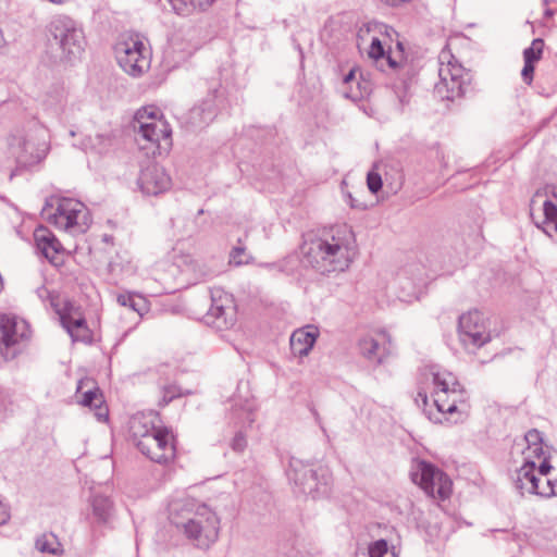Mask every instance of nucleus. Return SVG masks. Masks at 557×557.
<instances>
[{
	"label": "nucleus",
	"mask_w": 557,
	"mask_h": 557,
	"mask_svg": "<svg viewBox=\"0 0 557 557\" xmlns=\"http://www.w3.org/2000/svg\"><path fill=\"white\" fill-rule=\"evenodd\" d=\"M137 448L143 455L157 463H168L175 457L173 436L166 428L161 429L159 434L148 435L139 441Z\"/></svg>",
	"instance_id": "obj_14"
},
{
	"label": "nucleus",
	"mask_w": 557,
	"mask_h": 557,
	"mask_svg": "<svg viewBox=\"0 0 557 557\" xmlns=\"http://www.w3.org/2000/svg\"><path fill=\"white\" fill-rule=\"evenodd\" d=\"M369 557H394V554L388 550V544L385 540L381 539L371 543L368 547Z\"/></svg>",
	"instance_id": "obj_32"
},
{
	"label": "nucleus",
	"mask_w": 557,
	"mask_h": 557,
	"mask_svg": "<svg viewBox=\"0 0 557 557\" xmlns=\"http://www.w3.org/2000/svg\"><path fill=\"white\" fill-rule=\"evenodd\" d=\"M29 327L25 320L14 315L0 317V362L16 357L20 343L29 337Z\"/></svg>",
	"instance_id": "obj_11"
},
{
	"label": "nucleus",
	"mask_w": 557,
	"mask_h": 557,
	"mask_svg": "<svg viewBox=\"0 0 557 557\" xmlns=\"http://www.w3.org/2000/svg\"><path fill=\"white\" fill-rule=\"evenodd\" d=\"M311 411H312V413H313V416H314V419H315L317 423L320 425V428L322 429V431H323V432H325V429H324V426L322 425V422H321V417H320V414L318 413V411H317L315 409H312Z\"/></svg>",
	"instance_id": "obj_50"
},
{
	"label": "nucleus",
	"mask_w": 557,
	"mask_h": 557,
	"mask_svg": "<svg viewBox=\"0 0 557 557\" xmlns=\"http://www.w3.org/2000/svg\"><path fill=\"white\" fill-rule=\"evenodd\" d=\"M233 414L242 424L251 425L255 422V406L249 400H246L244 405L235 404Z\"/></svg>",
	"instance_id": "obj_27"
},
{
	"label": "nucleus",
	"mask_w": 557,
	"mask_h": 557,
	"mask_svg": "<svg viewBox=\"0 0 557 557\" xmlns=\"http://www.w3.org/2000/svg\"><path fill=\"white\" fill-rule=\"evenodd\" d=\"M116 301L120 306L135 311L139 317H144L150 310L148 300L137 293L120 294L116 297Z\"/></svg>",
	"instance_id": "obj_25"
},
{
	"label": "nucleus",
	"mask_w": 557,
	"mask_h": 557,
	"mask_svg": "<svg viewBox=\"0 0 557 557\" xmlns=\"http://www.w3.org/2000/svg\"><path fill=\"white\" fill-rule=\"evenodd\" d=\"M36 293H37V295H38V297L40 299H42V300L49 299L51 306L52 307L55 306V304H54V296L52 295V293L47 287L40 286V287L37 288Z\"/></svg>",
	"instance_id": "obj_44"
},
{
	"label": "nucleus",
	"mask_w": 557,
	"mask_h": 557,
	"mask_svg": "<svg viewBox=\"0 0 557 557\" xmlns=\"http://www.w3.org/2000/svg\"><path fill=\"white\" fill-rule=\"evenodd\" d=\"M114 51L119 65L131 76L138 77L150 67L149 49L137 36L122 42L119 41Z\"/></svg>",
	"instance_id": "obj_9"
},
{
	"label": "nucleus",
	"mask_w": 557,
	"mask_h": 557,
	"mask_svg": "<svg viewBox=\"0 0 557 557\" xmlns=\"http://www.w3.org/2000/svg\"><path fill=\"white\" fill-rule=\"evenodd\" d=\"M544 40L541 38H535L532 40L531 46L524 49L523 51V60L532 63H536L543 53Z\"/></svg>",
	"instance_id": "obj_30"
},
{
	"label": "nucleus",
	"mask_w": 557,
	"mask_h": 557,
	"mask_svg": "<svg viewBox=\"0 0 557 557\" xmlns=\"http://www.w3.org/2000/svg\"><path fill=\"white\" fill-rule=\"evenodd\" d=\"M367 185L372 194H376L383 186L382 177L376 172H369L367 175Z\"/></svg>",
	"instance_id": "obj_37"
},
{
	"label": "nucleus",
	"mask_w": 557,
	"mask_h": 557,
	"mask_svg": "<svg viewBox=\"0 0 557 557\" xmlns=\"http://www.w3.org/2000/svg\"><path fill=\"white\" fill-rule=\"evenodd\" d=\"M416 403L419 407H422L424 410L429 405V398L425 392H419L416 398Z\"/></svg>",
	"instance_id": "obj_45"
},
{
	"label": "nucleus",
	"mask_w": 557,
	"mask_h": 557,
	"mask_svg": "<svg viewBox=\"0 0 557 557\" xmlns=\"http://www.w3.org/2000/svg\"><path fill=\"white\" fill-rule=\"evenodd\" d=\"M537 495L542 497H552L557 495V479L545 478V485L540 482Z\"/></svg>",
	"instance_id": "obj_34"
},
{
	"label": "nucleus",
	"mask_w": 557,
	"mask_h": 557,
	"mask_svg": "<svg viewBox=\"0 0 557 557\" xmlns=\"http://www.w3.org/2000/svg\"><path fill=\"white\" fill-rule=\"evenodd\" d=\"M44 133V128L36 122H29L10 132L7 137V146L16 164V169L11 173V178L17 171L30 169L46 159L50 145Z\"/></svg>",
	"instance_id": "obj_2"
},
{
	"label": "nucleus",
	"mask_w": 557,
	"mask_h": 557,
	"mask_svg": "<svg viewBox=\"0 0 557 557\" xmlns=\"http://www.w3.org/2000/svg\"><path fill=\"white\" fill-rule=\"evenodd\" d=\"M553 470L552 465L548 460L544 459L539 467H536V474L539 476H549L550 471Z\"/></svg>",
	"instance_id": "obj_43"
},
{
	"label": "nucleus",
	"mask_w": 557,
	"mask_h": 557,
	"mask_svg": "<svg viewBox=\"0 0 557 557\" xmlns=\"http://www.w3.org/2000/svg\"><path fill=\"white\" fill-rule=\"evenodd\" d=\"M535 63L524 61L523 69L521 71L522 81L530 85L533 81V74L535 69Z\"/></svg>",
	"instance_id": "obj_42"
},
{
	"label": "nucleus",
	"mask_w": 557,
	"mask_h": 557,
	"mask_svg": "<svg viewBox=\"0 0 557 557\" xmlns=\"http://www.w3.org/2000/svg\"><path fill=\"white\" fill-rule=\"evenodd\" d=\"M60 546L61 544L53 535H42L36 541V548L41 553L58 554L60 552Z\"/></svg>",
	"instance_id": "obj_31"
},
{
	"label": "nucleus",
	"mask_w": 557,
	"mask_h": 557,
	"mask_svg": "<svg viewBox=\"0 0 557 557\" xmlns=\"http://www.w3.org/2000/svg\"><path fill=\"white\" fill-rule=\"evenodd\" d=\"M34 242L37 250L52 264H60V253L63 249L55 235L46 226L40 225L34 231Z\"/></svg>",
	"instance_id": "obj_18"
},
{
	"label": "nucleus",
	"mask_w": 557,
	"mask_h": 557,
	"mask_svg": "<svg viewBox=\"0 0 557 557\" xmlns=\"http://www.w3.org/2000/svg\"><path fill=\"white\" fill-rule=\"evenodd\" d=\"M347 198H348L347 202L352 209H364L366 208V206L362 202H359L357 199H355L350 193L347 194Z\"/></svg>",
	"instance_id": "obj_46"
},
{
	"label": "nucleus",
	"mask_w": 557,
	"mask_h": 557,
	"mask_svg": "<svg viewBox=\"0 0 557 557\" xmlns=\"http://www.w3.org/2000/svg\"><path fill=\"white\" fill-rule=\"evenodd\" d=\"M50 223L71 234H83L91 224L87 207L73 198L55 197V211L49 215Z\"/></svg>",
	"instance_id": "obj_6"
},
{
	"label": "nucleus",
	"mask_w": 557,
	"mask_h": 557,
	"mask_svg": "<svg viewBox=\"0 0 557 557\" xmlns=\"http://www.w3.org/2000/svg\"><path fill=\"white\" fill-rule=\"evenodd\" d=\"M356 83L358 91L346 92V97L351 98L352 100H358L370 95L371 87L369 82L362 78L361 81H357Z\"/></svg>",
	"instance_id": "obj_35"
},
{
	"label": "nucleus",
	"mask_w": 557,
	"mask_h": 557,
	"mask_svg": "<svg viewBox=\"0 0 557 557\" xmlns=\"http://www.w3.org/2000/svg\"><path fill=\"white\" fill-rule=\"evenodd\" d=\"M141 148H143V149L151 150L150 145H149V146H148V145H144V146H141ZM150 152H151V151H147V154H150Z\"/></svg>",
	"instance_id": "obj_53"
},
{
	"label": "nucleus",
	"mask_w": 557,
	"mask_h": 557,
	"mask_svg": "<svg viewBox=\"0 0 557 557\" xmlns=\"http://www.w3.org/2000/svg\"><path fill=\"white\" fill-rule=\"evenodd\" d=\"M70 135H71V136H75V132H74V131H71V132H70Z\"/></svg>",
	"instance_id": "obj_56"
},
{
	"label": "nucleus",
	"mask_w": 557,
	"mask_h": 557,
	"mask_svg": "<svg viewBox=\"0 0 557 557\" xmlns=\"http://www.w3.org/2000/svg\"><path fill=\"white\" fill-rule=\"evenodd\" d=\"M218 106L214 95H209L188 112L187 123L194 129L207 127L216 116Z\"/></svg>",
	"instance_id": "obj_20"
},
{
	"label": "nucleus",
	"mask_w": 557,
	"mask_h": 557,
	"mask_svg": "<svg viewBox=\"0 0 557 557\" xmlns=\"http://www.w3.org/2000/svg\"><path fill=\"white\" fill-rule=\"evenodd\" d=\"M410 476L429 496L446 499L451 493L449 476L434 465L418 460L413 463Z\"/></svg>",
	"instance_id": "obj_8"
},
{
	"label": "nucleus",
	"mask_w": 557,
	"mask_h": 557,
	"mask_svg": "<svg viewBox=\"0 0 557 557\" xmlns=\"http://www.w3.org/2000/svg\"><path fill=\"white\" fill-rule=\"evenodd\" d=\"M206 324L222 331L236 322V308L231 294L222 288L210 289V307L203 317Z\"/></svg>",
	"instance_id": "obj_12"
},
{
	"label": "nucleus",
	"mask_w": 557,
	"mask_h": 557,
	"mask_svg": "<svg viewBox=\"0 0 557 557\" xmlns=\"http://www.w3.org/2000/svg\"><path fill=\"white\" fill-rule=\"evenodd\" d=\"M51 45L57 46L67 61L78 59L85 50L86 39L82 26L67 15L54 16L49 25Z\"/></svg>",
	"instance_id": "obj_4"
},
{
	"label": "nucleus",
	"mask_w": 557,
	"mask_h": 557,
	"mask_svg": "<svg viewBox=\"0 0 557 557\" xmlns=\"http://www.w3.org/2000/svg\"><path fill=\"white\" fill-rule=\"evenodd\" d=\"M116 267H117V263L116 262H110L109 263V270L111 272H115L116 271Z\"/></svg>",
	"instance_id": "obj_52"
},
{
	"label": "nucleus",
	"mask_w": 557,
	"mask_h": 557,
	"mask_svg": "<svg viewBox=\"0 0 557 557\" xmlns=\"http://www.w3.org/2000/svg\"><path fill=\"white\" fill-rule=\"evenodd\" d=\"M354 243V233L348 225H335L304 243L302 261L322 274L344 271L351 262Z\"/></svg>",
	"instance_id": "obj_1"
},
{
	"label": "nucleus",
	"mask_w": 557,
	"mask_h": 557,
	"mask_svg": "<svg viewBox=\"0 0 557 557\" xmlns=\"http://www.w3.org/2000/svg\"><path fill=\"white\" fill-rule=\"evenodd\" d=\"M386 341L388 342V347H386L385 344L381 345V343L373 337H363L358 344L360 354L369 361L381 364L391 354L392 342L389 338H386Z\"/></svg>",
	"instance_id": "obj_23"
},
{
	"label": "nucleus",
	"mask_w": 557,
	"mask_h": 557,
	"mask_svg": "<svg viewBox=\"0 0 557 557\" xmlns=\"http://www.w3.org/2000/svg\"><path fill=\"white\" fill-rule=\"evenodd\" d=\"M458 330L460 341L466 347L470 345L481 347L491 339L490 334L485 331L482 313L479 310H471L460 315Z\"/></svg>",
	"instance_id": "obj_15"
},
{
	"label": "nucleus",
	"mask_w": 557,
	"mask_h": 557,
	"mask_svg": "<svg viewBox=\"0 0 557 557\" xmlns=\"http://www.w3.org/2000/svg\"><path fill=\"white\" fill-rule=\"evenodd\" d=\"M543 211L544 221L542 228L548 236H553V232L557 234V206L546 200L543 205Z\"/></svg>",
	"instance_id": "obj_26"
},
{
	"label": "nucleus",
	"mask_w": 557,
	"mask_h": 557,
	"mask_svg": "<svg viewBox=\"0 0 557 557\" xmlns=\"http://www.w3.org/2000/svg\"><path fill=\"white\" fill-rule=\"evenodd\" d=\"M525 441L529 443V444H533L535 445V447L533 448L532 453L536 456H540V454L543 453V448L537 445L539 442L542 441L541 438V434L537 430H531L529 431L527 434H525Z\"/></svg>",
	"instance_id": "obj_38"
},
{
	"label": "nucleus",
	"mask_w": 557,
	"mask_h": 557,
	"mask_svg": "<svg viewBox=\"0 0 557 557\" xmlns=\"http://www.w3.org/2000/svg\"><path fill=\"white\" fill-rule=\"evenodd\" d=\"M287 475L299 493L312 497L321 493V487H324V493L331 481V473L326 468L297 458L290 459Z\"/></svg>",
	"instance_id": "obj_7"
},
{
	"label": "nucleus",
	"mask_w": 557,
	"mask_h": 557,
	"mask_svg": "<svg viewBox=\"0 0 557 557\" xmlns=\"http://www.w3.org/2000/svg\"><path fill=\"white\" fill-rule=\"evenodd\" d=\"M97 138L103 140L106 137L103 135H97Z\"/></svg>",
	"instance_id": "obj_54"
},
{
	"label": "nucleus",
	"mask_w": 557,
	"mask_h": 557,
	"mask_svg": "<svg viewBox=\"0 0 557 557\" xmlns=\"http://www.w3.org/2000/svg\"><path fill=\"white\" fill-rule=\"evenodd\" d=\"M381 1L389 7H398L403 3L410 2L411 0H381Z\"/></svg>",
	"instance_id": "obj_49"
},
{
	"label": "nucleus",
	"mask_w": 557,
	"mask_h": 557,
	"mask_svg": "<svg viewBox=\"0 0 557 557\" xmlns=\"http://www.w3.org/2000/svg\"><path fill=\"white\" fill-rule=\"evenodd\" d=\"M435 392L433 404L441 413H453L457 410V395L462 388L455 375L450 372L433 373Z\"/></svg>",
	"instance_id": "obj_13"
},
{
	"label": "nucleus",
	"mask_w": 557,
	"mask_h": 557,
	"mask_svg": "<svg viewBox=\"0 0 557 557\" xmlns=\"http://www.w3.org/2000/svg\"><path fill=\"white\" fill-rule=\"evenodd\" d=\"M231 447L236 453H243L245 450V448L247 447V438H246V435L242 431H238L234 435V437L231 442Z\"/></svg>",
	"instance_id": "obj_40"
},
{
	"label": "nucleus",
	"mask_w": 557,
	"mask_h": 557,
	"mask_svg": "<svg viewBox=\"0 0 557 557\" xmlns=\"http://www.w3.org/2000/svg\"><path fill=\"white\" fill-rule=\"evenodd\" d=\"M542 485H545V476H542Z\"/></svg>",
	"instance_id": "obj_55"
},
{
	"label": "nucleus",
	"mask_w": 557,
	"mask_h": 557,
	"mask_svg": "<svg viewBox=\"0 0 557 557\" xmlns=\"http://www.w3.org/2000/svg\"><path fill=\"white\" fill-rule=\"evenodd\" d=\"M67 94L63 87H55V111L63 112Z\"/></svg>",
	"instance_id": "obj_41"
},
{
	"label": "nucleus",
	"mask_w": 557,
	"mask_h": 557,
	"mask_svg": "<svg viewBox=\"0 0 557 557\" xmlns=\"http://www.w3.org/2000/svg\"><path fill=\"white\" fill-rule=\"evenodd\" d=\"M250 259L251 257L246 253V249L243 246L234 247L230 253V263L236 267L248 264Z\"/></svg>",
	"instance_id": "obj_33"
},
{
	"label": "nucleus",
	"mask_w": 557,
	"mask_h": 557,
	"mask_svg": "<svg viewBox=\"0 0 557 557\" xmlns=\"http://www.w3.org/2000/svg\"><path fill=\"white\" fill-rule=\"evenodd\" d=\"M114 237L110 234H103L102 235V242L106 244H113Z\"/></svg>",
	"instance_id": "obj_51"
},
{
	"label": "nucleus",
	"mask_w": 557,
	"mask_h": 557,
	"mask_svg": "<svg viewBox=\"0 0 557 557\" xmlns=\"http://www.w3.org/2000/svg\"><path fill=\"white\" fill-rule=\"evenodd\" d=\"M318 336L313 326H307L293 332L290 335V349L295 356L304 357L312 349Z\"/></svg>",
	"instance_id": "obj_22"
},
{
	"label": "nucleus",
	"mask_w": 557,
	"mask_h": 557,
	"mask_svg": "<svg viewBox=\"0 0 557 557\" xmlns=\"http://www.w3.org/2000/svg\"><path fill=\"white\" fill-rule=\"evenodd\" d=\"M369 57L376 61L380 59H386L388 65L392 69H395L398 66V63L389 54L386 55L381 40L376 37H373L371 40V45H370V49H369Z\"/></svg>",
	"instance_id": "obj_28"
},
{
	"label": "nucleus",
	"mask_w": 557,
	"mask_h": 557,
	"mask_svg": "<svg viewBox=\"0 0 557 557\" xmlns=\"http://www.w3.org/2000/svg\"><path fill=\"white\" fill-rule=\"evenodd\" d=\"M60 320L62 326L66 330L69 334L73 333L77 329L82 330V326L87 324L84 317H74L70 311L61 313Z\"/></svg>",
	"instance_id": "obj_29"
},
{
	"label": "nucleus",
	"mask_w": 557,
	"mask_h": 557,
	"mask_svg": "<svg viewBox=\"0 0 557 557\" xmlns=\"http://www.w3.org/2000/svg\"><path fill=\"white\" fill-rule=\"evenodd\" d=\"M92 516L99 524H109L114 516V506L110 497L96 494L90 499Z\"/></svg>",
	"instance_id": "obj_24"
},
{
	"label": "nucleus",
	"mask_w": 557,
	"mask_h": 557,
	"mask_svg": "<svg viewBox=\"0 0 557 557\" xmlns=\"http://www.w3.org/2000/svg\"><path fill=\"white\" fill-rule=\"evenodd\" d=\"M138 186L145 195L158 196L170 189L171 177L162 166L151 163L141 170Z\"/></svg>",
	"instance_id": "obj_16"
},
{
	"label": "nucleus",
	"mask_w": 557,
	"mask_h": 557,
	"mask_svg": "<svg viewBox=\"0 0 557 557\" xmlns=\"http://www.w3.org/2000/svg\"><path fill=\"white\" fill-rule=\"evenodd\" d=\"M161 393H162V398L159 401L160 406H166L173 399H175L176 397H178L181 395L180 388L176 385L163 386Z\"/></svg>",
	"instance_id": "obj_36"
},
{
	"label": "nucleus",
	"mask_w": 557,
	"mask_h": 557,
	"mask_svg": "<svg viewBox=\"0 0 557 557\" xmlns=\"http://www.w3.org/2000/svg\"><path fill=\"white\" fill-rule=\"evenodd\" d=\"M160 422L159 416L156 412L137 413L132 417L129 421V435L132 442L137 446V443L148 435L159 434L162 429L157 425Z\"/></svg>",
	"instance_id": "obj_19"
},
{
	"label": "nucleus",
	"mask_w": 557,
	"mask_h": 557,
	"mask_svg": "<svg viewBox=\"0 0 557 557\" xmlns=\"http://www.w3.org/2000/svg\"><path fill=\"white\" fill-rule=\"evenodd\" d=\"M379 32L386 34L388 37L392 36V34H396L395 29L393 27H389L385 24H379L377 25Z\"/></svg>",
	"instance_id": "obj_48"
},
{
	"label": "nucleus",
	"mask_w": 557,
	"mask_h": 557,
	"mask_svg": "<svg viewBox=\"0 0 557 557\" xmlns=\"http://www.w3.org/2000/svg\"><path fill=\"white\" fill-rule=\"evenodd\" d=\"M135 123L138 124L137 136L150 144L151 153L161 154L171 146L172 131L165 120L160 116L158 109L141 108L135 114Z\"/></svg>",
	"instance_id": "obj_5"
},
{
	"label": "nucleus",
	"mask_w": 557,
	"mask_h": 557,
	"mask_svg": "<svg viewBox=\"0 0 557 557\" xmlns=\"http://www.w3.org/2000/svg\"><path fill=\"white\" fill-rule=\"evenodd\" d=\"M182 527L185 534L200 548L210 547L219 536V519L206 505L199 506L194 516L182 523Z\"/></svg>",
	"instance_id": "obj_10"
},
{
	"label": "nucleus",
	"mask_w": 557,
	"mask_h": 557,
	"mask_svg": "<svg viewBox=\"0 0 557 557\" xmlns=\"http://www.w3.org/2000/svg\"><path fill=\"white\" fill-rule=\"evenodd\" d=\"M513 485L521 495H537L542 478L536 474V465L533 460L525 459L523 465L516 470L512 476Z\"/></svg>",
	"instance_id": "obj_21"
},
{
	"label": "nucleus",
	"mask_w": 557,
	"mask_h": 557,
	"mask_svg": "<svg viewBox=\"0 0 557 557\" xmlns=\"http://www.w3.org/2000/svg\"><path fill=\"white\" fill-rule=\"evenodd\" d=\"M356 73H357V70L356 69H351L343 78V83L344 84H350L352 82H357L356 79Z\"/></svg>",
	"instance_id": "obj_47"
},
{
	"label": "nucleus",
	"mask_w": 557,
	"mask_h": 557,
	"mask_svg": "<svg viewBox=\"0 0 557 557\" xmlns=\"http://www.w3.org/2000/svg\"><path fill=\"white\" fill-rule=\"evenodd\" d=\"M71 338L74 342H82V343H90L91 342V332L87 324L82 326V330L77 329L73 333L70 334Z\"/></svg>",
	"instance_id": "obj_39"
},
{
	"label": "nucleus",
	"mask_w": 557,
	"mask_h": 557,
	"mask_svg": "<svg viewBox=\"0 0 557 557\" xmlns=\"http://www.w3.org/2000/svg\"><path fill=\"white\" fill-rule=\"evenodd\" d=\"M438 82L434 86V94L442 100L454 101L468 91L472 76L451 51L445 47L438 54Z\"/></svg>",
	"instance_id": "obj_3"
},
{
	"label": "nucleus",
	"mask_w": 557,
	"mask_h": 557,
	"mask_svg": "<svg viewBox=\"0 0 557 557\" xmlns=\"http://www.w3.org/2000/svg\"><path fill=\"white\" fill-rule=\"evenodd\" d=\"M5 519H7V518H2V519L0 520V524H1V523H3V522L5 521Z\"/></svg>",
	"instance_id": "obj_57"
},
{
	"label": "nucleus",
	"mask_w": 557,
	"mask_h": 557,
	"mask_svg": "<svg viewBox=\"0 0 557 557\" xmlns=\"http://www.w3.org/2000/svg\"><path fill=\"white\" fill-rule=\"evenodd\" d=\"M76 394H81L79 403L89 408L95 409V416L98 421H107L108 408L104 406L103 395L94 380L85 377L78 382Z\"/></svg>",
	"instance_id": "obj_17"
}]
</instances>
